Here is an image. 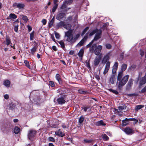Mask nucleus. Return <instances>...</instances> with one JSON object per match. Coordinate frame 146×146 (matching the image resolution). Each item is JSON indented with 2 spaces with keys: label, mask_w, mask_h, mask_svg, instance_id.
<instances>
[{
  "label": "nucleus",
  "mask_w": 146,
  "mask_h": 146,
  "mask_svg": "<svg viewBox=\"0 0 146 146\" xmlns=\"http://www.w3.org/2000/svg\"><path fill=\"white\" fill-rule=\"evenodd\" d=\"M123 75V72H120L118 74L117 78V88L120 90H121L122 87L125 85L129 78L128 75H125L122 78Z\"/></svg>",
  "instance_id": "nucleus-1"
},
{
  "label": "nucleus",
  "mask_w": 146,
  "mask_h": 146,
  "mask_svg": "<svg viewBox=\"0 0 146 146\" xmlns=\"http://www.w3.org/2000/svg\"><path fill=\"white\" fill-rule=\"evenodd\" d=\"M80 36L79 34H77L74 36L72 30L67 31L65 33V37L66 38V40L71 43L74 42Z\"/></svg>",
  "instance_id": "nucleus-2"
},
{
  "label": "nucleus",
  "mask_w": 146,
  "mask_h": 146,
  "mask_svg": "<svg viewBox=\"0 0 146 146\" xmlns=\"http://www.w3.org/2000/svg\"><path fill=\"white\" fill-rule=\"evenodd\" d=\"M102 48V46L101 45L97 46L96 44H93L90 48V51L92 52H94L95 54L98 55L100 53Z\"/></svg>",
  "instance_id": "nucleus-3"
},
{
  "label": "nucleus",
  "mask_w": 146,
  "mask_h": 146,
  "mask_svg": "<svg viewBox=\"0 0 146 146\" xmlns=\"http://www.w3.org/2000/svg\"><path fill=\"white\" fill-rule=\"evenodd\" d=\"M66 16L65 14L62 12L59 13L56 15V19L58 20H63L65 18Z\"/></svg>",
  "instance_id": "nucleus-4"
},
{
  "label": "nucleus",
  "mask_w": 146,
  "mask_h": 146,
  "mask_svg": "<svg viewBox=\"0 0 146 146\" xmlns=\"http://www.w3.org/2000/svg\"><path fill=\"white\" fill-rule=\"evenodd\" d=\"M123 131L127 135H131L134 133V131L129 127L124 129Z\"/></svg>",
  "instance_id": "nucleus-5"
},
{
  "label": "nucleus",
  "mask_w": 146,
  "mask_h": 146,
  "mask_svg": "<svg viewBox=\"0 0 146 146\" xmlns=\"http://www.w3.org/2000/svg\"><path fill=\"white\" fill-rule=\"evenodd\" d=\"M102 34V31L101 30H99L96 33L94 38L92 40L94 41H96L101 37Z\"/></svg>",
  "instance_id": "nucleus-6"
},
{
  "label": "nucleus",
  "mask_w": 146,
  "mask_h": 146,
  "mask_svg": "<svg viewBox=\"0 0 146 146\" xmlns=\"http://www.w3.org/2000/svg\"><path fill=\"white\" fill-rule=\"evenodd\" d=\"M13 6L16 7L20 10H22L24 9L25 5L21 3H15L13 4Z\"/></svg>",
  "instance_id": "nucleus-7"
},
{
  "label": "nucleus",
  "mask_w": 146,
  "mask_h": 146,
  "mask_svg": "<svg viewBox=\"0 0 146 146\" xmlns=\"http://www.w3.org/2000/svg\"><path fill=\"white\" fill-rule=\"evenodd\" d=\"M36 131L34 130H31L29 131L28 135V137L30 139L34 137L36 134Z\"/></svg>",
  "instance_id": "nucleus-8"
},
{
  "label": "nucleus",
  "mask_w": 146,
  "mask_h": 146,
  "mask_svg": "<svg viewBox=\"0 0 146 146\" xmlns=\"http://www.w3.org/2000/svg\"><path fill=\"white\" fill-rule=\"evenodd\" d=\"M127 108L126 105L125 104L121 106H119L118 107V109H115V112L118 113H120V112H121L124 110H125Z\"/></svg>",
  "instance_id": "nucleus-9"
},
{
  "label": "nucleus",
  "mask_w": 146,
  "mask_h": 146,
  "mask_svg": "<svg viewBox=\"0 0 146 146\" xmlns=\"http://www.w3.org/2000/svg\"><path fill=\"white\" fill-rule=\"evenodd\" d=\"M110 63L109 61H108L106 64L104 71L103 72L104 74L105 75L108 72L110 67Z\"/></svg>",
  "instance_id": "nucleus-10"
},
{
  "label": "nucleus",
  "mask_w": 146,
  "mask_h": 146,
  "mask_svg": "<svg viewBox=\"0 0 146 146\" xmlns=\"http://www.w3.org/2000/svg\"><path fill=\"white\" fill-rule=\"evenodd\" d=\"M116 78L115 75L113 74L110 77L109 79V83L113 84L116 81Z\"/></svg>",
  "instance_id": "nucleus-11"
},
{
  "label": "nucleus",
  "mask_w": 146,
  "mask_h": 146,
  "mask_svg": "<svg viewBox=\"0 0 146 146\" xmlns=\"http://www.w3.org/2000/svg\"><path fill=\"white\" fill-rule=\"evenodd\" d=\"M110 54L109 53L106 54L103 57L102 60V63H105L107 61L109 60L110 59Z\"/></svg>",
  "instance_id": "nucleus-12"
},
{
  "label": "nucleus",
  "mask_w": 146,
  "mask_h": 146,
  "mask_svg": "<svg viewBox=\"0 0 146 146\" xmlns=\"http://www.w3.org/2000/svg\"><path fill=\"white\" fill-rule=\"evenodd\" d=\"M101 60V57L100 56L96 57L94 61V65L98 66Z\"/></svg>",
  "instance_id": "nucleus-13"
},
{
  "label": "nucleus",
  "mask_w": 146,
  "mask_h": 146,
  "mask_svg": "<svg viewBox=\"0 0 146 146\" xmlns=\"http://www.w3.org/2000/svg\"><path fill=\"white\" fill-rule=\"evenodd\" d=\"M65 96L64 97H61L58 98L57 100V101L59 104H62L65 103L66 101L65 100Z\"/></svg>",
  "instance_id": "nucleus-14"
},
{
  "label": "nucleus",
  "mask_w": 146,
  "mask_h": 146,
  "mask_svg": "<svg viewBox=\"0 0 146 146\" xmlns=\"http://www.w3.org/2000/svg\"><path fill=\"white\" fill-rule=\"evenodd\" d=\"M118 66V63L116 62L115 63L113 67L112 73L113 74L115 73L117 70Z\"/></svg>",
  "instance_id": "nucleus-15"
},
{
  "label": "nucleus",
  "mask_w": 146,
  "mask_h": 146,
  "mask_svg": "<svg viewBox=\"0 0 146 146\" xmlns=\"http://www.w3.org/2000/svg\"><path fill=\"white\" fill-rule=\"evenodd\" d=\"M146 82V76L145 75L144 77H143L140 81L139 84L140 86H141L142 85L144 84Z\"/></svg>",
  "instance_id": "nucleus-16"
},
{
  "label": "nucleus",
  "mask_w": 146,
  "mask_h": 146,
  "mask_svg": "<svg viewBox=\"0 0 146 146\" xmlns=\"http://www.w3.org/2000/svg\"><path fill=\"white\" fill-rule=\"evenodd\" d=\"M18 21L17 20L14 22V30L16 32H17L18 29Z\"/></svg>",
  "instance_id": "nucleus-17"
},
{
  "label": "nucleus",
  "mask_w": 146,
  "mask_h": 146,
  "mask_svg": "<svg viewBox=\"0 0 146 146\" xmlns=\"http://www.w3.org/2000/svg\"><path fill=\"white\" fill-rule=\"evenodd\" d=\"M64 24L65 22H64L61 21L57 24L56 27L58 28H62V27H64Z\"/></svg>",
  "instance_id": "nucleus-18"
},
{
  "label": "nucleus",
  "mask_w": 146,
  "mask_h": 146,
  "mask_svg": "<svg viewBox=\"0 0 146 146\" xmlns=\"http://www.w3.org/2000/svg\"><path fill=\"white\" fill-rule=\"evenodd\" d=\"M60 130V129L58 130V131H55V133L56 135H58V136L63 137L64 136L65 134L62 131H59Z\"/></svg>",
  "instance_id": "nucleus-19"
},
{
  "label": "nucleus",
  "mask_w": 146,
  "mask_h": 146,
  "mask_svg": "<svg viewBox=\"0 0 146 146\" xmlns=\"http://www.w3.org/2000/svg\"><path fill=\"white\" fill-rule=\"evenodd\" d=\"M55 78L58 81L59 84H62V80L59 74H56L55 76Z\"/></svg>",
  "instance_id": "nucleus-20"
},
{
  "label": "nucleus",
  "mask_w": 146,
  "mask_h": 146,
  "mask_svg": "<svg viewBox=\"0 0 146 146\" xmlns=\"http://www.w3.org/2000/svg\"><path fill=\"white\" fill-rule=\"evenodd\" d=\"M96 125L98 126L105 125L106 124L102 120L97 121L96 123Z\"/></svg>",
  "instance_id": "nucleus-21"
},
{
  "label": "nucleus",
  "mask_w": 146,
  "mask_h": 146,
  "mask_svg": "<svg viewBox=\"0 0 146 146\" xmlns=\"http://www.w3.org/2000/svg\"><path fill=\"white\" fill-rule=\"evenodd\" d=\"M133 80L131 79H130L129 80L128 84L127 85V89H129L131 87V86L133 84Z\"/></svg>",
  "instance_id": "nucleus-22"
},
{
  "label": "nucleus",
  "mask_w": 146,
  "mask_h": 146,
  "mask_svg": "<svg viewBox=\"0 0 146 146\" xmlns=\"http://www.w3.org/2000/svg\"><path fill=\"white\" fill-rule=\"evenodd\" d=\"M3 84L7 87H9L10 84V82L9 80H6L4 81Z\"/></svg>",
  "instance_id": "nucleus-23"
},
{
  "label": "nucleus",
  "mask_w": 146,
  "mask_h": 146,
  "mask_svg": "<svg viewBox=\"0 0 146 146\" xmlns=\"http://www.w3.org/2000/svg\"><path fill=\"white\" fill-rule=\"evenodd\" d=\"M84 53V49L83 48H81L78 53V55L80 57L82 58L83 56Z\"/></svg>",
  "instance_id": "nucleus-24"
},
{
  "label": "nucleus",
  "mask_w": 146,
  "mask_h": 146,
  "mask_svg": "<svg viewBox=\"0 0 146 146\" xmlns=\"http://www.w3.org/2000/svg\"><path fill=\"white\" fill-rule=\"evenodd\" d=\"M144 107V105H137L135 106V112H137L138 110L140 109L143 108Z\"/></svg>",
  "instance_id": "nucleus-25"
},
{
  "label": "nucleus",
  "mask_w": 146,
  "mask_h": 146,
  "mask_svg": "<svg viewBox=\"0 0 146 146\" xmlns=\"http://www.w3.org/2000/svg\"><path fill=\"white\" fill-rule=\"evenodd\" d=\"M6 44L7 46H8L10 44H12L11 43V40L7 36L6 38Z\"/></svg>",
  "instance_id": "nucleus-26"
},
{
  "label": "nucleus",
  "mask_w": 146,
  "mask_h": 146,
  "mask_svg": "<svg viewBox=\"0 0 146 146\" xmlns=\"http://www.w3.org/2000/svg\"><path fill=\"white\" fill-rule=\"evenodd\" d=\"M71 27L72 26L70 24H66L65 23V24L64 25V28L67 30H69L71 29Z\"/></svg>",
  "instance_id": "nucleus-27"
},
{
  "label": "nucleus",
  "mask_w": 146,
  "mask_h": 146,
  "mask_svg": "<svg viewBox=\"0 0 146 146\" xmlns=\"http://www.w3.org/2000/svg\"><path fill=\"white\" fill-rule=\"evenodd\" d=\"M129 120L126 118L125 119L123 120L122 121V125L124 126L126 125L128 123Z\"/></svg>",
  "instance_id": "nucleus-28"
},
{
  "label": "nucleus",
  "mask_w": 146,
  "mask_h": 146,
  "mask_svg": "<svg viewBox=\"0 0 146 146\" xmlns=\"http://www.w3.org/2000/svg\"><path fill=\"white\" fill-rule=\"evenodd\" d=\"M57 42L60 45L61 47L63 49L65 47V44L62 40L57 41Z\"/></svg>",
  "instance_id": "nucleus-29"
},
{
  "label": "nucleus",
  "mask_w": 146,
  "mask_h": 146,
  "mask_svg": "<svg viewBox=\"0 0 146 146\" xmlns=\"http://www.w3.org/2000/svg\"><path fill=\"white\" fill-rule=\"evenodd\" d=\"M17 16L15 14L13 13H11L9 15V18L11 19H16L17 18Z\"/></svg>",
  "instance_id": "nucleus-30"
},
{
  "label": "nucleus",
  "mask_w": 146,
  "mask_h": 146,
  "mask_svg": "<svg viewBox=\"0 0 146 146\" xmlns=\"http://www.w3.org/2000/svg\"><path fill=\"white\" fill-rule=\"evenodd\" d=\"M36 48L35 46H34L31 49V54L32 55H34L35 52L36 51Z\"/></svg>",
  "instance_id": "nucleus-31"
},
{
  "label": "nucleus",
  "mask_w": 146,
  "mask_h": 146,
  "mask_svg": "<svg viewBox=\"0 0 146 146\" xmlns=\"http://www.w3.org/2000/svg\"><path fill=\"white\" fill-rule=\"evenodd\" d=\"M20 131V128L17 127H15L14 129V132L15 134H18L19 132Z\"/></svg>",
  "instance_id": "nucleus-32"
},
{
  "label": "nucleus",
  "mask_w": 146,
  "mask_h": 146,
  "mask_svg": "<svg viewBox=\"0 0 146 146\" xmlns=\"http://www.w3.org/2000/svg\"><path fill=\"white\" fill-rule=\"evenodd\" d=\"M99 30L96 29L93 30L92 32H91L89 34V35L91 36L94 35L95 33H96Z\"/></svg>",
  "instance_id": "nucleus-33"
},
{
  "label": "nucleus",
  "mask_w": 146,
  "mask_h": 146,
  "mask_svg": "<svg viewBox=\"0 0 146 146\" xmlns=\"http://www.w3.org/2000/svg\"><path fill=\"white\" fill-rule=\"evenodd\" d=\"M24 63L25 64V65L29 68L30 69L31 68L29 62L28 60H25L24 61Z\"/></svg>",
  "instance_id": "nucleus-34"
},
{
  "label": "nucleus",
  "mask_w": 146,
  "mask_h": 146,
  "mask_svg": "<svg viewBox=\"0 0 146 146\" xmlns=\"http://www.w3.org/2000/svg\"><path fill=\"white\" fill-rule=\"evenodd\" d=\"M127 67V64H123L121 67V70L122 71V72L125 71Z\"/></svg>",
  "instance_id": "nucleus-35"
},
{
  "label": "nucleus",
  "mask_w": 146,
  "mask_h": 146,
  "mask_svg": "<svg viewBox=\"0 0 146 146\" xmlns=\"http://www.w3.org/2000/svg\"><path fill=\"white\" fill-rule=\"evenodd\" d=\"M58 6V4H56L55 5H54V6L53 7L52 9V12L53 13H54L56 9L57 8Z\"/></svg>",
  "instance_id": "nucleus-36"
},
{
  "label": "nucleus",
  "mask_w": 146,
  "mask_h": 146,
  "mask_svg": "<svg viewBox=\"0 0 146 146\" xmlns=\"http://www.w3.org/2000/svg\"><path fill=\"white\" fill-rule=\"evenodd\" d=\"M136 67V66L134 65H132L129 67L128 70L129 71L133 70Z\"/></svg>",
  "instance_id": "nucleus-37"
},
{
  "label": "nucleus",
  "mask_w": 146,
  "mask_h": 146,
  "mask_svg": "<svg viewBox=\"0 0 146 146\" xmlns=\"http://www.w3.org/2000/svg\"><path fill=\"white\" fill-rule=\"evenodd\" d=\"M102 135L103 140H107L108 139V137L106 134H102Z\"/></svg>",
  "instance_id": "nucleus-38"
},
{
  "label": "nucleus",
  "mask_w": 146,
  "mask_h": 146,
  "mask_svg": "<svg viewBox=\"0 0 146 146\" xmlns=\"http://www.w3.org/2000/svg\"><path fill=\"white\" fill-rule=\"evenodd\" d=\"M67 5V4L64 1L60 7V9H64L66 7Z\"/></svg>",
  "instance_id": "nucleus-39"
},
{
  "label": "nucleus",
  "mask_w": 146,
  "mask_h": 146,
  "mask_svg": "<svg viewBox=\"0 0 146 146\" xmlns=\"http://www.w3.org/2000/svg\"><path fill=\"white\" fill-rule=\"evenodd\" d=\"M89 29V27H86L83 31L82 33V35H83Z\"/></svg>",
  "instance_id": "nucleus-40"
},
{
  "label": "nucleus",
  "mask_w": 146,
  "mask_h": 146,
  "mask_svg": "<svg viewBox=\"0 0 146 146\" xmlns=\"http://www.w3.org/2000/svg\"><path fill=\"white\" fill-rule=\"evenodd\" d=\"M34 38V32L33 31L30 34V40H32Z\"/></svg>",
  "instance_id": "nucleus-41"
},
{
  "label": "nucleus",
  "mask_w": 146,
  "mask_h": 146,
  "mask_svg": "<svg viewBox=\"0 0 146 146\" xmlns=\"http://www.w3.org/2000/svg\"><path fill=\"white\" fill-rule=\"evenodd\" d=\"M84 42L83 40L82 39L77 44V46H81L83 44Z\"/></svg>",
  "instance_id": "nucleus-42"
},
{
  "label": "nucleus",
  "mask_w": 146,
  "mask_h": 146,
  "mask_svg": "<svg viewBox=\"0 0 146 146\" xmlns=\"http://www.w3.org/2000/svg\"><path fill=\"white\" fill-rule=\"evenodd\" d=\"M84 141L85 143H90L92 141V140L86 139L84 140Z\"/></svg>",
  "instance_id": "nucleus-43"
},
{
  "label": "nucleus",
  "mask_w": 146,
  "mask_h": 146,
  "mask_svg": "<svg viewBox=\"0 0 146 146\" xmlns=\"http://www.w3.org/2000/svg\"><path fill=\"white\" fill-rule=\"evenodd\" d=\"M54 35L56 38L57 39H59L60 36L59 34L56 32H55Z\"/></svg>",
  "instance_id": "nucleus-44"
},
{
  "label": "nucleus",
  "mask_w": 146,
  "mask_h": 146,
  "mask_svg": "<svg viewBox=\"0 0 146 146\" xmlns=\"http://www.w3.org/2000/svg\"><path fill=\"white\" fill-rule=\"evenodd\" d=\"M84 120V118L83 116L81 117L79 119V122L80 123H82Z\"/></svg>",
  "instance_id": "nucleus-45"
},
{
  "label": "nucleus",
  "mask_w": 146,
  "mask_h": 146,
  "mask_svg": "<svg viewBox=\"0 0 146 146\" xmlns=\"http://www.w3.org/2000/svg\"><path fill=\"white\" fill-rule=\"evenodd\" d=\"M22 19L23 20L26 22H27L28 21V18L26 16L23 15L22 16Z\"/></svg>",
  "instance_id": "nucleus-46"
},
{
  "label": "nucleus",
  "mask_w": 146,
  "mask_h": 146,
  "mask_svg": "<svg viewBox=\"0 0 146 146\" xmlns=\"http://www.w3.org/2000/svg\"><path fill=\"white\" fill-rule=\"evenodd\" d=\"M110 90L115 94L117 95L118 94V92L116 90L110 89Z\"/></svg>",
  "instance_id": "nucleus-47"
},
{
  "label": "nucleus",
  "mask_w": 146,
  "mask_h": 146,
  "mask_svg": "<svg viewBox=\"0 0 146 146\" xmlns=\"http://www.w3.org/2000/svg\"><path fill=\"white\" fill-rule=\"evenodd\" d=\"M105 46L106 48L109 49H111V45L109 44H106Z\"/></svg>",
  "instance_id": "nucleus-48"
},
{
  "label": "nucleus",
  "mask_w": 146,
  "mask_h": 146,
  "mask_svg": "<svg viewBox=\"0 0 146 146\" xmlns=\"http://www.w3.org/2000/svg\"><path fill=\"white\" fill-rule=\"evenodd\" d=\"M48 139L50 141L52 142H54L55 141V140L54 139L51 137H50L48 138Z\"/></svg>",
  "instance_id": "nucleus-49"
},
{
  "label": "nucleus",
  "mask_w": 146,
  "mask_h": 146,
  "mask_svg": "<svg viewBox=\"0 0 146 146\" xmlns=\"http://www.w3.org/2000/svg\"><path fill=\"white\" fill-rule=\"evenodd\" d=\"M49 86L52 87H54L55 86L54 82L52 81H49Z\"/></svg>",
  "instance_id": "nucleus-50"
},
{
  "label": "nucleus",
  "mask_w": 146,
  "mask_h": 146,
  "mask_svg": "<svg viewBox=\"0 0 146 146\" xmlns=\"http://www.w3.org/2000/svg\"><path fill=\"white\" fill-rule=\"evenodd\" d=\"M54 23V20L53 19H52L49 23V26L51 27L53 25Z\"/></svg>",
  "instance_id": "nucleus-51"
},
{
  "label": "nucleus",
  "mask_w": 146,
  "mask_h": 146,
  "mask_svg": "<svg viewBox=\"0 0 146 146\" xmlns=\"http://www.w3.org/2000/svg\"><path fill=\"white\" fill-rule=\"evenodd\" d=\"M93 40H92L90 43L86 46V48H88L90 47L93 43Z\"/></svg>",
  "instance_id": "nucleus-52"
},
{
  "label": "nucleus",
  "mask_w": 146,
  "mask_h": 146,
  "mask_svg": "<svg viewBox=\"0 0 146 146\" xmlns=\"http://www.w3.org/2000/svg\"><path fill=\"white\" fill-rule=\"evenodd\" d=\"M66 3L68 5H69L72 2V0H67L65 1Z\"/></svg>",
  "instance_id": "nucleus-53"
},
{
  "label": "nucleus",
  "mask_w": 146,
  "mask_h": 146,
  "mask_svg": "<svg viewBox=\"0 0 146 146\" xmlns=\"http://www.w3.org/2000/svg\"><path fill=\"white\" fill-rule=\"evenodd\" d=\"M79 93L81 94H84L85 93H86V92L84 91L83 90H80L78 91Z\"/></svg>",
  "instance_id": "nucleus-54"
},
{
  "label": "nucleus",
  "mask_w": 146,
  "mask_h": 146,
  "mask_svg": "<svg viewBox=\"0 0 146 146\" xmlns=\"http://www.w3.org/2000/svg\"><path fill=\"white\" fill-rule=\"evenodd\" d=\"M144 51H143L142 50H140V54L141 56H143L144 55Z\"/></svg>",
  "instance_id": "nucleus-55"
},
{
  "label": "nucleus",
  "mask_w": 146,
  "mask_h": 146,
  "mask_svg": "<svg viewBox=\"0 0 146 146\" xmlns=\"http://www.w3.org/2000/svg\"><path fill=\"white\" fill-rule=\"evenodd\" d=\"M145 92H146V86L141 91V92L142 93H144Z\"/></svg>",
  "instance_id": "nucleus-56"
},
{
  "label": "nucleus",
  "mask_w": 146,
  "mask_h": 146,
  "mask_svg": "<svg viewBox=\"0 0 146 146\" xmlns=\"http://www.w3.org/2000/svg\"><path fill=\"white\" fill-rule=\"evenodd\" d=\"M51 38L54 42H56V41L54 38V36L53 35H51Z\"/></svg>",
  "instance_id": "nucleus-57"
},
{
  "label": "nucleus",
  "mask_w": 146,
  "mask_h": 146,
  "mask_svg": "<svg viewBox=\"0 0 146 146\" xmlns=\"http://www.w3.org/2000/svg\"><path fill=\"white\" fill-rule=\"evenodd\" d=\"M72 17L71 16H69V17H68L67 18V21H68L69 22H70V21L72 19Z\"/></svg>",
  "instance_id": "nucleus-58"
},
{
  "label": "nucleus",
  "mask_w": 146,
  "mask_h": 146,
  "mask_svg": "<svg viewBox=\"0 0 146 146\" xmlns=\"http://www.w3.org/2000/svg\"><path fill=\"white\" fill-rule=\"evenodd\" d=\"M129 119L131 121H135V123H137L138 121V120L135 118H132L131 119Z\"/></svg>",
  "instance_id": "nucleus-59"
},
{
  "label": "nucleus",
  "mask_w": 146,
  "mask_h": 146,
  "mask_svg": "<svg viewBox=\"0 0 146 146\" xmlns=\"http://www.w3.org/2000/svg\"><path fill=\"white\" fill-rule=\"evenodd\" d=\"M4 98L6 100L8 99L9 98V96L8 94H6L4 95Z\"/></svg>",
  "instance_id": "nucleus-60"
},
{
  "label": "nucleus",
  "mask_w": 146,
  "mask_h": 146,
  "mask_svg": "<svg viewBox=\"0 0 146 146\" xmlns=\"http://www.w3.org/2000/svg\"><path fill=\"white\" fill-rule=\"evenodd\" d=\"M78 16L77 15H76L74 17V22L76 23V21L77 20Z\"/></svg>",
  "instance_id": "nucleus-61"
},
{
  "label": "nucleus",
  "mask_w": 146,
  "mask_h": 146,
  "mask_svg": "<svg viewBox=\"0 0 146 146\" xmlns=\"http://www.w3.org/2000/svg\"><path fill=\"white\" fill-rule=\"evenodd\" d=\"M42 22L43 23L44 25L46 24V20L45 19H43L42 21Z\"/></svg>",
  "instance_id": "nucleus-62"
},
{
  "label": "nucleus",
  "mask_w": 146,
  "mask_h": 146,
  "mask_svg": "<svg viewBox=\"0 0 146 146\" xmlns=\"http://www.w3.org/2000/svg\"><path fill=\"white\" fill-rule=\"evenodd\" d=\"M88 37V33H87L86 35L85 36L82 40H83L85 42L87 39Z\"/></svg>",
  "instance_id": "nucleus-63"
},
{
  "label": "nucleus",
  "mask_w": 146,
  "mask_h": 146,
  "mask_svg": "<svg viewBox=\"0 0 146 146\" xmlns=\"http://www.w3.org/2000/svg\"><path fill=\"white\" fill-rule=\"evenodd\" d=\"M27 27L29 31L30 32L32 29V27H31L29 25H28L27 26Z\"/></svg>",
  "instance_id": "nucleus-64"
}]
</instances>
